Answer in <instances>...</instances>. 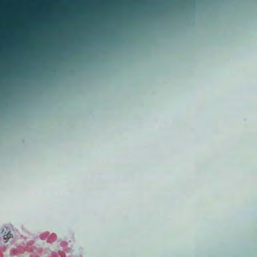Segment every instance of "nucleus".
Segmentation results:
<instances>
[{"label":"nucleus","mask_w":257,"mask_h":257,"mask_svg":"<svg viewBox=\"0 0 257 257\" xmlns=\"http://www.w3.org/2000/svg\"><path fill=\"white\" fill-rule=\"evenodd\" d=\"M2 233L4 235V239L6 240V242L8 239L11 237L12 234L10 233V228L7 227H5L3 228Z\"/></svg>","instance_id":"obj_1"}]
</instances>
